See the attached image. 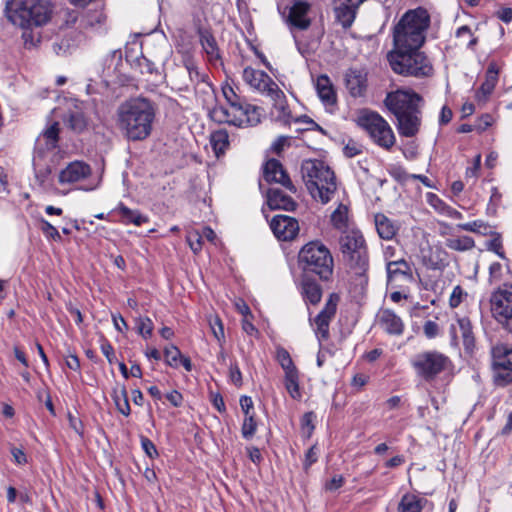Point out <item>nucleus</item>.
Here are the masks:
<instances>
[{
	"instance_id": "1",
	"label": "nucleus",
	"mask_w": 512,
	"mask_h": 512,
	"mask_svg": "<svg viewBox=\"0 0 512 512\" xmlns=\"http://www.w3.org/2000/svg\"><path fill=\"white\" fill-rule=\"evenodd\" d=\"M155 108L146 98H132L117 109V126L129 141H142L152 132Z\"/></svg>"
},
{
	"instance_id": "2",
	"label": "nucleus",
	"mask_w": 512,
	"mask_h": 512,
	"mask_svg": "<svg viewBox=\"0 0 512 512\" xmlns=\"http://www.w3.org/2000/svg\"><path fill=\"white\" fill-rule=\"evenodd\" d=\"M421 102L419 94L397 90L385 98V105L397 119V129L401 136L414 137L421 126Z\"/></svg>"
},
{
	"instance_id": "3",
	"label": "nucleus",
	"mask_w": 512,
	"mask_h": 512,
	"mask_svg": "<svg viewBox=\"0 0 512 512\" xmlns=\"http://www.w3.org/2000/svg\"><path fill=\"white\" fill-rule=\"evenodd\" d=\"M5 13L13 25L25 30L22 37L27 45L28 38H31L27 30L47 24L52 8L47 0H8Z\"/></svg>"
},
{
	"instance_id": "4",
	"label": "nucleus",
	"mask_w": 512,
	"mask_h": 512,
	"mask_svg": "<svg viewBox=\"0 0 512 512\" xmlns=\"http://www.w3.org/2000/svg\"><path fill=\"white\" fill-rule=\"evenodd\" d=\"M430 16L423 8L407 11L393 28L392 51H411L421 48L425 42V31L429 27Z\"/></svg>"
},
{
	"instance_id": "5",
	"label": "nucleus",
	"mask_w": 512,
	"mask_h": 512,
	"mask_svg": "<svg viewBox=\"0 0 512 512\" xmlns=\"http://www.w3.org/2000/svg\"><path fill=\"white\" fill-rule=\"evenodd\" d=\"M301 175L311 197L322 204L329 203L338 190L334 171L324 162L308 159L301 165Z\"/></svg>"
},
{
	"instance_id": "6",
	"label": "nucleus",
	"mask_w": 512,
	"mask_h": 512,
	"mask_svg": "<svg viewBox=\"0 0 512 512\" xmlns=\"http://www.w3.org/2000/svg\"><path fill=\"white\" fill-rule=\"evenodd\" d=\"M298 266L303 276H318L329 281L333 275L334 261L330 250L319 241L305 244L298 254Z\"/></svg>"
},
{
	"instance_id": "7",
	"label": "nucleus",
	"mask_w": 512,
	"mask_h": 512,
	"mask_svg": "<svg viewBox=\"0 0 512 512\" xmlns=\"http://www.w3.org/2000/svg\"><path fill=\"white\" fill-rule=\"evenodd\" d=\"M242 78L244 82L253 90L269 97L275 109L279 111V118L285 122L289 120L290 111L284 92L278 87L277 83L264 71L246 67L243 70Z\"/></svg>"
},
{
	"instance_id": "8",
	"label": "nucleus",
	"mask_w": 512,
	"mask_h": 512,
	"mask_svg": "<svg viewBox=\"0 0 512 512\" xmlns=\"http://www.w3.org/2000/svg\"><path fill=\"white\" fill-rule=\"evenodd\" d=\"M391 69L403 76L428 77L433 74V66L420 48L411 51H390L387 55Z\"/></svg>"
},
{
	"instance_id": "9",
	"label": "nucleus",
	"mask_w": 512,
	"mask_h": 512,
	"mask_svg": "<svg viewBox=\"0 0 512 512\" xmlns=\"http://www.w3.org/2000/svg\"><path fill=\"white\" fill-rule=\"evenodd\" d=\"M343 259L356 275L364 277L369 267L366 241L359 230L344 231L339 240Z\"/></svg>"
},
{
	"instance_id": "10",
	"label": "nucleus",
	"mask_w": 512,
	"mask_h": 512,
	"mask_svg": "<svg viewBox=\"0 0 512 512\" xmlns=\"http://www.w3.org/2000/svg\"><path fill=\"white\" fill-rule=\"evenodd\" d=\"M59 123L53 122L47 127L39 137V141L44 140L47 153L39 151L34 157V169L36 178L41 184L48 182L52 171L55 169L58 156L53 152L59 141Z\"/></svg>"
},
{
	"instance_id": "11",
	"label": "nucleus",
	"mask_w": 512,
	"mask_h": 512,
	"mask_svg": "<svg viewBox=\"0 0 512 512\" xmlns=\"http://www.w3.org/2000/svg\"><path fill=\"white\" fill-rule=\"evenodd\" d=\"M358 125L365 129L375 144L390 150L396 141L388 122L376 112L364 111L358 117Z\"/></svg>"
},
{
	"instance_id": "12",
	"label": "nucleus",
	"mask_w": 512,
	"mask_h": 512,
	"mask_svg": "<svg viewBox=\"0 0 512 512\" xmlns=\"http://www.w3.org/2000/svg\"><path fill=\"white\" fill-rule=\"evenodd\" d=\"M451 365L450 359L438 351L420 352L412 360V366L418 376L426 381L434 380Z\"/></svg>"
},
{
	"instance_id": "13",
	"label": "nucleus",
	"mask_w": 512,
	"mask_h": 512,
	"mask_svg": "<svg viewBox=\"0 0 512 512\" xmlns=\"http://www.w3.org/2000/svg\"><path fill=\"white\" fill-rule=\"evenodd\" d=\"M242 108L238 109L233 115L231 112L223 107H215L210 111L211 117L218 122H225L235 126H252L260 122V108L245 101L241 105Z\"/></svg>"
},
{
	"instance_id": "14",
	"label": "nucleus",
	"mask_w": 512,
	"mask_h": 512,
	"mask_svg": "<svg viewBox=\"0 0 512 512\" xmlns=\"http://www.w3.org/2000/svg\"><path fill=\"white\" fill-rule=\"evenodd\" d=\"M491 312L495 320L512 333V285H503L492 293Z\"/></svg>"
},
{
	"instance_id": "15",
	"label": "nucleus",
	"mask_w": 512,
	"mask_h": 512,
	"mask_svg": "<svg viewBox=\"0 0 512 512\" xmlns=\"http://www.w3.org/2000/svg\"><path fill=\"white\" fill-rule=\"evenodd\" d=\"M494 382L499 386L512 383V347L496 344L491 349Z\"/></svg>"
},
{
	"instance_id": "16",
	"label": "nucleus",
	"mask_w": 512,
	"mask_h": 512,
	"mask_svg": "<svg viewBox=\"0 0 512 512\" xmlns=\"http://www.w3.org/2000/svg\"><path fill=\"white\" fill-rule=\"evenodd\" d=\"M178 74L188 76L189 88L194 87L196 93H202L208 98H213L214 89L209 82L208 75L199 70L195 62L187 58L183 62V66L178 67Z\"/></svg>"
},
{
	"instance_id": "17",
	"label": "nucleus",
	"mask_w": 512,
	"mask_h": 512,
	"mask_svg": "<svg viewBox=\"0 0 512 512\" xmlns=\"http://www.w3.org/2000/svg\"><path fill=\"white\" fill-rule=\"evenodd\" d=\"M338 302L339 296L336 293L330 294L324 308L314 318V331L319 340H326L329 337V325L336 314Z\"/></svg>"
},
{
	"instance_id": "18",
	"label": "nucleus",
	"mask_w": 512,
	"mask_h": 512,
	"mask_svg": "<svg viewBox=\"0 0 512 512\" xmlns=\"http://www.w3.org/2000/svg\"><path fill=\"white\" fill-rule=\"evenodd\" d=\"M263 177L266 182L281 184L291 193L297 191L283 165L277 159L272 158L266 161L263 166Z\"/></svg>"
},
{
	"instance_id": "19",
	"label": "nucleus",
	"mask_w": 512,
	"mask_h": 512,
	"mask_svg": "<svg viewBox=\"0 0 512 512\" xmlns=\"http://www.w3.org/2000/svg\"><path fill=\"white\" fill-rule=\"evenodd\" d=\"M273 234L282 241L293 240L299 232L298 221L290 216L276 215L270 222Z\"/></svg>"
},
{
	"instance_id": "20",
	"label": "nucleus",
	"mask_w": 512,
	"mask_h": 512,
	"mask_svg": "<svg viewBox=\"0 0 512 512\" xmlns=\"http://www.w3.org/2000/svg\"><path fill=\"white\" fill-rule=\"evenodd\" d=\"M91 172V167L87 163L75 160L59 172L58 182L61 185L74 184L88 178Z\"/></svg>"
},
{
	"instance_id": "21",
	"label": "nucleus",
	"mask_w": 512,
	"mask_h": 512,
	"mask_svg": "<svg viewBox=\"0 0 512 512\" xmlns=\"http://www.w3.org/2000/svg\"><path fill=\"white\" fill-rule=\"evenodd\" d=\"M386 270L390 284L401 286L402 283L407 284L413 282L411 265L404 259L387 262Z\"/></svg>"
},
{
	"instance_id": "22",
	"label": "nucleus",
	"mask_w": 512,
	"mask_h": 512,
	"mask_svg": "<svg viewBox=\"0 0 512 512\" xmlns=\"http://www.w3.org/2000/svg\"><path fill=\"white\" fill-rule=\"evenodd\" d=\"M311 9L310 3L303 0H295L289 9L287 22L298 30H307L311 25L308 13Z\"/></svg>"
},
{
	"instance_id": "23",
	"label": "nucleus",
	"mask_w": 512,
	"mask_h": 512,
	"mask_svg": "<svg viewBox=\"0 0 512 512\" xmlns=\"http://www.w3.org/2000/svg\"><path fill=\"white\" fill-rule=\"evenodd\" d=\"M450 333L453 340H456L460 335L466 351H472L475 347L472 325L467 317L458 318L455 324H451Z\"/></svg>"
},
{
	"instance_id": "24",
	"label": "nucleus",
	"mask_w": 512,
	"mask_h": 512,
	"mask_svg": "<svg viewBox=\"0 0 512 512\" xmlns=\"http://www.w3.org/2000/svg\"><path fill=\"white\" fill-rule=\"evenodd\" d=\"M423 265L431 270H442L447 265V253L439 246L421 249Z\"/></svg>"
},
{
	"instance_id": "25",
	"label": "nucleus",
	"mask_w": 512,
	"mask_h": 512,
	"mask_svg": "<svg viewBox=\"0 0 512 512\" xmlns=\"http://www.w3.org/2000/svg\"><path fill=\"white\" fill-rule=\"evenodd\" d=\"M374 224L378 236L383 240H392L400 230V223L383 213L375 214Z\"/></svg>"
},
{
	"instance_id": "26",
	"label": "nucleus",
	"mask_w": 512,
	"mask_h": 512,
	"mask_svg": "<svg viewBox=\"0 0 512 512\" xmlns=\"http://www.w3.org/2000/svg\"><path fill=\"white\" fill-rule=\"evenodd\" d=\"M379 326L390 335H402L404 323L402 319L390 309H384L378 316Z\"/></svg>"
},
{
	"instance_id": "27",
	"label": "nucleus",
	"mask_w": 512,
	"mask_h": 512,
	"mask_svg": "<svg viewBox=\"0 0 512 512\" xmlns=\"http://www.w3.org/2000/svg\"><path fill=\"white\" fill-rule=\"evenodd\" d=\"M267 204L272 210L286 211H293L297 205L292 197L277 188H271L267 191Z\"/></svg>"
},
{
	"instance_id": "28",
	"label": "nucleus",
	"mask_w": 512,
	"mask_h": 512,
	"mask_svg": "<svg viewBox=\"0 0 512 512\" xmlns=\"http://www.w3.org/2000/svg\"><path fill=\"white\" fill-rule=\"evenodd\" d=\"M346 87L353 97L362 96L367 88V75L363 70L350 69L346 74Z\"/></svg>"
},
{
	"instance_id": "29",
	"label": "nucleus",
	"mask_w": 512,
	"mask_h": 512,
	"mask_svg": "<svg viewBox=\"0 0 512 512\" xmlns=\"http://www.w3.org/2000/svg\"><path fill=\"white\" fill-rule=\"evenodd\" d=\"M200 44L207 55L208 61L216 64L221 61V53L217 41L208 30L199 31Z\"/></svg>"
},
{
	"instance_id": "30",
	"label": "nucleus",
	"mask_w": 512,
	"mask_h": 512,
	"mask_svg": "<svg viewBox=\"0 0 512 512\" xmlns=\"http://www.w3.org/2000/svg\"><path fill=\"white\" fill-rule=\"evenodd\" d=\"M301 294L306 303L317 305L322 298V289L311 277L302 276Z\"/></svg>"
},
{
	"instance_id": "31",
	"label": "nucleus",
	"mask_w": 512,
	"mask_h": 512,
	"mask_svg": "<svg viewBox=\"0 0 512 512\" xmlns=\"http://www.w3.org/2000/svg\"><path fill=\"white\" fill-rule=\"evenodd\" d=\"M63 123L70 130H72L73 132L78 133V134L82 133L87 128L86 116L78 108L69 110L63 117Z\"/></svg>"
},
{
	"instance_id": "32",
	"label": "nucleus",
	"mask_w": 512,
	"mask_h": 512,
	"mask_svg": "<svg viewBox=\"0 0 512 512\" xmlns=\"http://www.w3.org/2000/svg\"><path fill=\"white\" fill-rule=\"evenodd\" d=\"M316 90L319 98L325 105L336 103V94L328 76L320 75L316 80Z\"/></svg>"
},
{
	"instance_id": "33",
	"label": "nucleus",
	"mask_w": 512,
	"mask_h": 512,
	"mask_svg": "<svg viewBox=\"0 0 512 512\" xmlns=\"http://www.w3.org/2000/svg\"><path fill=\"white\" fill-rule=\"evenodd\" d=\"M117 211L121 216V222L125 225L134 224L136 226H141L149 221L147 216L141 214L138 210L128 208L124 204H120Z\"/></svg>"
},
{
	"instance_id": "34",
	"label": "nucleus",
	"mask_w": 512,
	"mask_h": 512,
	"mask_svg": "<svg viewBox=\"0 0 512 512\" xmlns=\"http://www.w3.org/2000/svg\"><path fill=\"white\" fill-rule=\"evenodd\" d=\"M111 397L118 412L126 417L129 416L131 413V408L128 399V392L125 385L114 388Z\"/></svg>"
},
{
	"instance_id": "35",
	"label": "nucleus",
	"mask_w": 512,
	"mask_h": 512,
	"mask_svg": "<svg viewBox=\"0 0 512 512\" xmlns=\"http://www.w3.org/2000/svg\"><path fill=\"white\" fill-rule=\"evenodd\" d=\"M428 501L413 494H405L398 506L400 512H421Z\"/></svg>"
},
{
	"instance_id": "36",
	"label": "nucleus",
	"mask_w": 512,
	"mask_h": 512,
	"mask_svg": "<svg viewBox=\"0 0 512 512\" xmlns=\"http://www.w3.org/2000/svg\"><path fill=\"white\" fill-rule=\"evenodd\" d=\"M498 74L499 69L496 63H490L486 71L485 81L482 83L479 89V92L482 93L485 98L493 92L498 82Z\"/></svg>"
},
{
	"instance_id": "37",
	"label": "nucleus",
	"mask_w": 512,
	"mask_h": 512,
	"mask_svg": "<svg viewBox=\"0 0 512 512\" xmlns=\"http://www.w3.org/2000/svg\"><path fill=\"white\" fill-rule=\"evenodd\" d=\"M211 146L217 157L223 155L229 146V136L225 130H217L211 134Z\"/></svg>"
},
{
	"instance_id": "38",
	"label": "nucleus",
	"mask_w": 512,
	"mask_h": 512,
	"mask_svg": "<svg viewBox=\"0 0 512 512\" xmlns=\"http://www.w3.org/2000/svg\"><path fill=\"white\" fill-rule=\"evenodd\" d=\"M445 245L454 251L464 252L475 247V242L470 236L450 237L445 241Z\"/></svg>"
},
{
	"instance_id": "39",
	"label": "nucleus",
	"mask_w": 512,
	"mask_h": 512,
	"mask_svg": "<svg viewBox=\"0 0 512 512\" xmlns=\"http://www.w3.org/2000/svg\"><path fill=\"white\" fill-rule=\"evenodd\" d=\"M275 358L279 365L281 366V368L283 369L284 375L298 372V369L295 366L290 353L284 347L278 346L276 348Z\"/></svg>"
},
{
	"instance_id": "40",
	"label": "nucleus",
	"mask_w": 512,
	"mask_h": 512,
	"mask_svg": "<svg viewBox=\"0 0 512 512\" xmlns=\"http://www.w3.org/2000/svg\"><path fill=\"white\" fill-rule=\"evenodd\" d=\"M79 27L88 29L101 25L105 21V16L101 11L94 10L82 14L79 18Z\"/></svg>"
},
{
	"instance_id": "41",
	"label": "nucleus",
	"mask_w": 512,
	"mask_h": 512,
	"mask_svg": "<svg viewBox=\"0 0 512 512\" xmlns=\"http://www.w3.org/2000/svg\"><path fill=\"white\" fill-rule=\"evenodd\" d=\"M331 222L332 225L340 231H343L347 228L348 208L346 205L342 203L338 205V207L331 214Z\"/></svg>"
},
{
	"instance_id": "42",
	"label": "nucleus",
	"mask_w": 512,
	"mask_h": 512,
	"mask_svg": "<svg viewBox=\"0 0 512 512\" xmlns=\"http://www.w3.org/2000/svg\"><path fill=\"white\" fill-rule=\"evenodd\" d=\"M222 93L225 100L230 105L232 110L231 115H233L238 109L242 108V104L244 100L235 92L234 88L229 84H225L222 86Z\"/></svg>"
},
{
	"instance_id": "43",
	"label": "nucleus",
	"mask_w": 512,
	"mask_h": 512,
	"mask_svg": "<svg viewBox=\"0 0 512 512\" xmlns=\"http://www.w3.org/2000/svg\"><path fill=\"white\" fill-rule=\"evenodd\" d=\"M457 227L461 230L478 233L481 235L493 234L492 227L483 220H475L468 223H461L458 224Z\"/></svg>"
},
{
	"instance_id": "44",
	"label": "nucleus",
	"mask_w": 512,
	"mask_h": 512,
	"mask_svg": "<svg viewBox=\"0 0 512 512\" xmlns=\"http://www.w3.org/2000/svg\"><path fill=\"white\" fill-rule=\"evenodd\" d=\"M284 384L287 392L293 399H300L301 392L299 387V371L284 375Z\"/></svg>"
},
{
	"instance_id": "45",
	"label": "nucleus",
	"mask_w": 512,
	"mask_h": 512,
	"mask_svg": "<svg viewBox=\"0 0 512 512\" xmlns=\"http://www.w3.org/2000/svg\"><path fill=\"white\" fill-rule=\"evenodd\" d=\"M208 323L213 336L217 339L219 346L222 347L225 342V333L222 320L217 315H210Z\"/></svg>"
},
{
	"instance_id": "46",
	"label": "nucleus",
	"mask_w": 512,
	"mask_h": 512,
	"mask_svg": "<svg viewBox=\"0 0 512 512\" xmlns=\"http://www.w3.org/2000/svg\"><path fill=\"white\" fill-rule=\"evenodd\" d=\"M257 430V422L255 415H245L244 421L241 427V434L244 439L249 440L253 438Z\"/></svg>"
},
{
	"instance_id": "47",
	"label": "nucleus",
	"mask_w": 512,
	"mask_h": 512,
	"mask_svg": "<svg viewBox=\"0 0 512 512\" xmlns=\"http://www.w3.org/2000/svg\"><path fill=\"white\" fill-rule=\"evenodd\" d=\"M137 330L145 339L152 335L154 324L149 317H138L136 319Z\"/></svg>"
},
{
	"instance_id": "48",
	"label": "nucleus",
	"mask_w": 512,
	"mask_h": 512,
	"mask_svg": "<svg viewBox=\"0 0 512 512\" xmlns=\"http://www.w3.org/2000/svg\"><path fill=\"white\" fill-rule=\"evenodd\" d=\"M315 414L310 411L306 412L301 418V432L306 438H310L314 431Z\"/></svg>"
},
{
	"instance_id": "49",
	"label": "nucleus",
	"mask_w": 512,
	"mask_h": 512,
	"mask_svg": "<svg viewBox=\"0 0 512 512\" xmlns=\"http://www.w3.org/2000/svg\"><path fill=\"white\" fill-rule=\"evenodd\" d=\"M165 361L169 366L177 367L180 358L182 357L181 351L174 345L164 349Z\"/></svg>"
},
{
	"instance_id": "50",
	"label": "nucleus",
	"mask_w": 512,
	"mask_h": 512,
	"mask_svg": "<svg viewBox=\"0 0 512 512\" xmlns=\"http://www.w3.org/2000/svg\"><path fill=\"white\" fill-rule=\"evenodd\" d=\"M363 152V146L355 140L349 139L343 147V153L346 157L352 158Z\"/></svg>"
},
{
	"instance_id": "51",
	"label": "nucleus",
	"mask_w": 512,
	"mask_h": 512,
	"mask_svg": "<svg viewBox=\"0 0 512 512\" xmlns=\"http://www.w3.org/2000/svg\"><path fill=\"white\" fill-rule=\"evenodd\" d=\"M42 232L46 235V237L54 240V241H61V235L58 232V230L48 221L42 220Z\"/></svg>"
},
{
	"instance_id": "52",
	"label": "nucleus",
	"mask_w": 512,
	"mask_h": 512,
	"mask_svg": "<svg viewBox=\"0 0 512 512\" xmlns=\"http://www.w3.org/2000/svg\"><path fill=\"white\" fill-rule=\"evenodd\" d=\"M188 76H182L178 74V68L174 71L172 76L173 85L180 91H188L189 90V82L187 81Z\"/></svg>"
},
{
	"instance_id": "53",
	"label": "nucleus",
	"mask_w": 512,
	"mask_h": 512,
	"mask_svg": "<svg viewBox=\"0 0 512 512\" xmlns=\"http://www.w3.org/2000/svg\"><path fill=\"white\" fill-rule=\"evenodd\" d=\"M390 176L399 183H405L411 178V174H408L402 167H392L389 170Z\"/></svg>"
},
{
	"instance_id": "54",
	"label": "nucleus",
	"mask_w": 512,
	"mask_h": 512,
	"mask_svg": "<svg viewBox=\"0 0 512 512\" xmlns=\"http://www.w3.org/2000/svg\"><path fill=\"white\" fill-rule=\"evenodd\" d=\"M141 446L149 458L153 459L158 456L156 446L149 438L142 436L141 437Z\"/></svg>"
},
{
	"instance_id": "55",
	"label": "nucleus",
	"mask_w": 512,
	"mask_h": 512,
	"mask_svg": "<svg viewBox=\"0 0 512 512\" xmlns=\"http://www.w3.org/2000/svg\"><path fill=\"white\" fill-rule=\"evenodd\" d=\"M464 295H466V293L460 286L454 287V289L450 295L449 305L452 308L458 307L460 305V303L462 302V298Z\"/></svg>"
},
{
	"instance_id": "56",
	"label": "nucleus",
	"mask_w": 512,
	"mask_h": 512,
	"mask_svg": "<svg viewBox=\"0 0 512 512\" xmlns=\"http://www.w3.org/2000/svg\"><path fill=\"white\" fill-rule=\"evenodd\" d=\"M488 249L495 252L499 257L504 258V252L502 250V241L498 234L493 237L488 243Z\"/></svg>"
},
{
	"instance_id": "57",
	"label": "nucleus",
	"mask_w": 512,
	"mask_h": 512,
	"mask_svg": "<svg viewBox=\"0 0 512 512\" xmlns=\"http://www.w3.org/2000/svg\"><path fill=\"white\" fill-rule=\"evenodd\" d=\"M423 331L427 338H434L438 335L439 332L438 324L432 320L426 321L423 326Z\"/></svg>"
},
{
	"instance_id": "58",
	"label": "nucleus",
	"mask_w": 512,
	"mask_h": 512,
	"mask_svg": "<svg viewBox=\"0 0 512 512\" xmlns=\"http://www.w3.org/2000/svg\"><path fill=\"white\" fill-rule=\"evenodd\" d=\"M101 352L104 354V356L107 358L108 362L110 364L114 363L115 361V353L112 345L107 341L104 340L101 343Z\"/></svg>"
},
{
	"instance_id": "59",
	"label": "nucleus",
	"mask_w": 512,
	"mask_h": 512,
	"mask_svg": "<svg viewBox=\"0 0 512 512\" xmlns=\"http://www.w3.org/2000/svg\"><path fill=\"white\" fill-rule=\"evenodd\" d=\"M230 379L236 386L242 385V373L236 363L230 365Z\"/></svg>"
},
{
	"instance_id": "60",
	"label": "nucleus",
	"mask_w": 512,
	"mask_h": 512,
	"mask_svg": "<svg viewBox=\"0 0 512 512\" xmlns=\"http://www.w3.org/2000/svg\"><path fill=\"white\" fill-rule=\"evenodd\" d=\"M240 406L244 413V415H252L254 412L253 410V400L250 396H241L240 398Z\"/></svg>"
},
{
	"instance_id": "61",
	"label": "nucleus",
	"mask_w": 512,
	"mask_h": 512,
	"mask_svg": "<svg viewBox=\"0 0 512 512\" xmlns=\"http://www.w3.org/2000/svg\"><path fill=\"white\" fill-rule=\"evenodd\" d=\"M317 459H318V450H317L316 446H312L306 452L304 467L306 469L309 468L312 464H314L317 461Z\"/></svg>"
},
{
	"instance_id": "62",
	"label": "nucleus",
	"mask_w": 512,
	"mask_h": 512,
	"mask_svg": "<svg viewBox=\"0 0 512 512\" xmlns=\"http://www.w3.org/2000/svg\"><path fill=\"white\" fill-rule=\"evenodd\" d=\"M68 420H69V426L71 429H73L78 435H83V424L82 421L72 415L71 413L68 414Z\"/></svg>"
},
{
	"instance_id": "63",
	"label": "nucleus",
	"mask_w": 512,
	"mask_h": 512,
	"mask_svg": "<svg viewBox=\"0 0 512 512\" xmlns=\"http://www.w3.org/2000/svg\"><path fill=\"white\" fill-rule=\"evenodd\" d=\"M427 201L432 207H434L440 213H442V207L447 205L434 193L427 194Z\"/></svg>"
},
{
	"instance_id": "64",
	"label": "nucleus",
	"mask_w": 512,
	"mask_h": 512,
	"mask_svg": "<svg viewBox=\"0 0 512 512\" xmlns=\"http://www.w3.org/2000/svg\"><path fill=\"white\" fill-rule=\"evenodd\" d=\"M202 236L199 234H191L188 236L190 248L195 252H199L202 248Z\"/></svg>"
}]
</instances>
